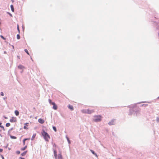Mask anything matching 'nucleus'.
<instances>
[{
    "instance_id": "8",
    "label": "nucleus",
    "mask_w": 159,
    "mask_h": 159,
    "mask_svg": "<svg viewBox=\"0 0 159 159\" xmlns=\"http://www.w3.org/2000/svg\"><path fill=\"white\" fill-rule=\"evenodd\" d=\"M53 152L54 157L55 158H57V151L56 150L54 149L53 150Z\"/></svg>"
},
{
    "instance_id": "2",
    "label": "nucleus",
    "mask_w": 159,
    "mask_h": 159,
    "mask_svg": "<svg viewBox=\"0 0 159 159\" xmlns=\"http://www.w3.org/2000/svg\"><path fill=\"white\" fill-rule=\"evenodd\" d=\"M93 121L95 122L100 121L102 120V116L100 115L95 116H94Z\"/></svg>"
},
{
    "instance_id": "34",
    "label": "nucleus",
    "mask_w": 159,
    "mask_h": 159,
    "mask_svg": "<svg viewBox=\"0 0 159 159\" xmlns=\"http://www.w3.org/2000/svg\"><path fill=\"white\" fill-rule=\"evenodd\" d=\"M1 157H2V159H5L3 156L2 155L1 156Z\"/></svg>"
},
{
    "instance_id": "9",
    "label": "nucleus",
    "mask_w": 159,
    "mask_h": 159,
    "mask_svg": "<svg viewBox=\"0 0 159 159\" xmlns=\"http://www.w3.org/2000/svg\"><path fill=\"white\" fill-rule=\"evenodd\" d=\"M114 120H112L111 121L109 122V123H108V124L109 125H114Z\"/></svg>"
},
{
    "instance_id": "37",
    "label": "nucleus",
    "mask_w": 159,
    "mask_h": 159,
    "mask_svg": "<svg viewBox=\"0 0 159 159\" xmlns=\"http://www.w3.org/2000/svg\"><path fill=\"white\" fill-rule=\"evenodd\" d=\"M2 124V123H0V125H1Z\"/></svg>"
},
{
    "instance_id": "17",
    "label": "nucleus",
    "mask_w": 159,
    "mask_h": 159,
    "mask_svg": "<svg viewBox=\"0 0 159 159\" xmlns=\"http://www.w3.org/2000/svg\"><path fill=\"white\" fill-rule=\"evenodd\" d=\"M27 152V151H26L25 152H23L21 154V155L22 156H25L26 153Z\"/></svg>"
},
{
    "instance_id": "25",
    "label": "nucleus",
    "mask_w": 159,
    "mask_h": 159,
    "mask_svg": "<svg viewBox=\"0 0 159 159\" xmlns=\"http://www.w3.org/2000/svg\"><path fill=\"white\" fill-rule=\"evenodd\" d=\"M49 103L50 104H52V103H53L54 102H52L51 100V99H49Z\"/></svg>"
},
{
    "instance_id": "13",
    "label": "nucleus",
    "mask_w": 159,
    "mask_h": 159,
    "mask_svg": "<svg viewBox=\"0 0 159 159\" xmlns=\"http://www.w3.org/2000/svg\"><path fill=\"white\" fill-rule=\"evenodd\" d=\"M69 109L72 110H74V108L72 106L69 105L68 107Z\"/></svg>"
},
{
    "instance_id": "3",
    "label": "nucleus",
    "mask_w": 159,
    "mask_h": 159,
    "mask_svg": "<svg viewBox=\"0 0 159 159\" xmlns=\"http://www.w3.org/2000/svg\"><path fill=\"white\" fill-rule=\"evenodd\" d=\"M16 121V117H12L10 120V121L11 122H15Z\"/></svg>"
},
{
    "instance_id": "5",
    "label": "nucleus",
    "mask_w": 159,
    "mask_h": 159,
    "mask_svg": "<svg viewBox=\"0 0 159 159\" xmlns=\"http://www.w3.org/2000/svg\"><path fill=\"white\" fill-rule=\"evenodd\" d=\"M94 111L93 110H90L89 109L87 110V111H85V113L91 114Z\"/></svg>"
},
{
    "instance_id": "38",
    "label": "nucleus",
    "mask_w": 159,
    "mask_h": 159,
    "mask_svg": "<svg viewBox=\"0 0 159 159\" xmlns=\"http://www.w3.org/2000/svg\"><path fill=\"white\" fill-rule=\"evenodd\" d=\"M158 98L159 99V96L158 97Z\"/></svg>"
},
{
    "instance_id": "18",
    "label": "nucleus",
    "mask_w": 159,
    "mask_h": 159,
    "mask_svg": "<svg viewBox=\"0 0 159 159\" xmlns=\"http://www.w3.org/2000/svg\"><path fill=\"white\" fill-rule=\"evenodd\" d=\"M10 137L12 139H16V137L15 136H10Z\"/></svg>"
},
{
    "instance_id": "10",
    "label": "nucleus",
    "mask_w": 159,
    "mask_h": 159,
    "mask_svg": "<svg viewBox=\"0 0 159 159\" xmlns=\"http://www.w3.org/2000/svg\"><path fill=\"white\" fill-rule=\"evenodd\" d=\"M90 151H91V152H92V153L93 154H94V155H95V156L97 157H98V156H97V154H96V153H95V152H94L93 150H90Z\"/></svg>"
},
{
    "instance_id": "20",
    "label": "nucleus",
    "mask_w": 159,
    "mask_h": 159,
    "mask_svg": "<svg viewBox=\"0 0 159 159\" xmlns=\"http://www.w3.org/2000/svg\"><path fill=\"white\" fill-rule=\"evenodd\" d=\"M10 123H7L6 124V126L7 127H9L10 126Z\"/></svg>"
},
{
    "instance_id": "6",
    "label": "nucleus",
    "mask_w": 159,
    "mask_h": 159,
    "mask_svg": "<svg viewBox=\"0 0 159 159\" xmlns=\"http://www.w3.org/2000/svg\"><path fill=\"white\" fill-rule=\"evenodd\" d=\"M56 159H63L62 155L61 154H59L57 156V158Z\"/></svg>"
},
{
    "instance_id": "28",
    "label": "nucleus",
    "mask_w": 159,
    "mask_h": 159,
    "mask_svg": "<svg viewBox=\"0 0 159 159\" xmlns=\"http://www.w3.org/2000/svg\"><path fill=\"white\" fill-rule=\"evenodd\" d=\"M85 111H87V110H83L82 111V112L84 113H85Z\"/></svg>"
},
{
    "instance_id": "33",
    "label": "nucleus",
    "mask_w": 159,
    "mask_h": 159,
    "mask_svg": "<svg viewBox=\"0 0 159 159\" xmlns=\"http://www.w3.org/2000/svg\"><path fill=\"white\" fill-rule=\"evenodd\" d=\"M3 151V149L1 148H0V152H2Z\"/></svg>"
},
{
    "instance_id": "19",
    "label": "nucleus",
    "mask_w": 159,
    "mask_h": 159,
    "mask_svg": "<svg viewBox=\"0 0 159 159\" xmlns=\"http://www.w3.org/2000/svg\"><path fill=\"white\" fill-rule=\"evenodd\" d=\"M27 148V146H25L24 148H21V150L22 151H23L26 149Z\"/></svg>"
},
{
    "instance_id": "15",
    "label": "nucleus",
    "mask_w": 159,
    "mask_h": 159,
    "mask_svg": "<svg viewBox=\"0 0 159 159\" xmlns=\"http://www.w3.org/2000/svg\"><path fill=\"white\" fill-rule=\"evenodd\" d=\"M11 10L13 12H14V8L13 6L12 5H11Z\"/></svg>"
},
{
    "instance_id": "26",
    "label": "nucleus",
    "mask_w": 159,
    "mask_h": 159,
    "mask_svg": "<svg viewBox=\"0 0 159 159\" xmlns=\"http://www.w3.org/2000/svg\"><path fill=\"white\" fill-rule=\"evenodd\" d=\"M0 37L4 40H5V38H4L2 35H1Z\"/></svg>"
},
{
    "instance_id": "1",
    "label": "nucleus",
    "mask_w": 159,
    "mask_h": 159,
    "mask_svg": "<svg viewBox=\"0 0 159 159\" xmlns=\"http://www.w3.org/2000/svg\"><path fill=\"white\" fill-rule=\"evenodd\" d=\"M41 134L46 141H49V139H50V136L47 133L43 130L41 132Z\"/></svg>"
},
{
    "instance_id": "4",
    "label": "nucleus",
    "mask_w": 159,
    "mask_h": 159,
    "mask_svg": "<svg viewBox=\"0 0 159 159\" xmlns=\"http://www.w3.org/2000/svg\"><path fill=\"white\" fill-rule=\"evenodd\" d=\"M52 105L53 106V108L55 110H57V107L55 102L52 103Z\"/></svg>"
},
{
    "instance_id": "31",
    "label": "nucleus",
    "mask_w": 159,
    "mask_h": 159,
    "mask_svg": "<svg viewBox=\"0 0 159 159\" xmlns=\"http://www.w3.org/2000/svg\"><path fill=\"white\" fill-rule=\"evenodd\" d=\"M30 139V138H27V139H24L25 140H29Z\"/></svg>"
},
{
    "instance_id": "29",
    "label": "nucleus",
    "mask_w": 159,
    "mask_h": 159,
    "mask_svg": "<svg viewBox=\"0 0 159 159\" xmlns=\"http://www.w3.org/2000/svg\"><path fill=\"white\" fill-rule=\"evenodd\" d=\"M16 153L17 154H20V151H16Z\"/></svg>"
},
{
    "instance_id": "11",
    "label": "nucleus",
    "mask_w": 159,
    "mask_h": 159,
    "mask_svg": "<svg viewBox=\"0 0 159 159\" xmlns=\"http://www.w3.org/2000/svg\"><path fill=\"white\" fill-rule=\"evenodd\" d=\"M36 136V134H34L32 136V137L31 138V140H34V139L35 138Z\"/></svg>"
},
{
    "instance_id": "35",
    "label": "nucleus",
    "mask_w": 159,
    "mask_h": 159,
    "mask_svg": "<svg viewBox=\"0 0 159 159\" xmlns=\"http://www.w3.org/2000/svg\"><path fill=\"white\" fill-rule=\"evenodd\" d=\"M147 106V105L143 104V105H142L143 106Z\"/></svg>"
},
{
    "instance_id": "21",
    "label": "nucleus",
    "mask_w": 159,
    "mask_h": 159,
    "mask_svg": "<svg viewBox=\"0 0 159 159\" xmlns=\"http://www.w3.org/2000/svg\"><path fill=\"white\" fill-rule=\"evenodd\" d=\"M17 39H20V36L19 34H17L16 36Z\"/></svg>"
},
{
    "instance_id": "16",
    "label": "nucleus",
    "mask_w": 159,
    "mask_h": 159,
    "mask_svg": "<svg viewBox=\"0 0 159 159\" xmlns=\"http://www.w3.org/2000/svg\"><path fill=\"white\" fill-rule=\"evenodd\" d=\"M15 114L16 116H18L19 114V112L17 110H16L15 111Z\"/></svg>"
},
{
    "instance_id": "30",
    "label": "nucleus",
    "mask_w": 159,
    "mask_h": 159,
    "mask_svg": "<svg viewBox=\"0 0 159 159\" xmlns=\"http://www.w3.org/2000/svg\"><path fill=\"white\" fill-rule=\"evenodd\" d=\"M17 28L18 31L19 32H20V30H19V25H17Z\"/></svg>"
},
{
    "instance_id": "36",
    "label": "nucleus",
    "mask_w": 159,
    "mask_h": 159,
    "mask_svg": "<svg viewBox=\"0 0 159 159\" xmlns=\"http://www.w3.org/2000/svg\"><path fill=\"white\" fill-rule=\"evenodd\" d=\"M68 140L69 143H70V142L69 140V139H68Z\"/></svg>"
},
{
    "instance_id": "12",
    "label": "nucleus",
    "mask_w": 159,
    "mask_h": 159,
    "mask_svg": "<svg viewBox=\"0 0 159 159\" xmlns=\"http://www.w3.org/2000/svg\"><path fill=\"white\" fill-rule=\"evenodd\" d=\"M18 68L20 69H23L24 68V67L21 65H20L18 66Z\"/></svg>"
},
{
    "instance_id": "14",
    "label": "nucleus",
    "mask_w": 159,
    "mask_h": 159,
    "mask_svg": "<svg viewBox=\"0 0 159 159\" xmlns=\"http://www.w3.org/2000/svg\"><path fill=\"white\" fill-rule=\"evenodd\" d=\"M28 123H26L25 124V125L24 126V129H28V128H27L26 126H28Z\"/></svg>"
},
{
    "instance_id": "32",
    "label": "nucleus",
    "mask_w": 159,
    "mask_h": 159,
    "mask_svg": "<svg viewBox=\"0 0 159 159\" xmlns=\"http://www.w3.org/2000/svg\"><path fill=\"white\" fill-rule=\"evenodd\" d=\"M25 140L24 139L23 140V144L24 145H25Z\"/></svg>"
},
{
    "instance_id": "24",
    "label": "nucleus",
    "mask_w": 159,
    "mask_h": 159,
    "mask_svg": "<svg viewBox=\"0 0 159 159\" xmlns=\"http://www.w3.org/2000/svg\"><path fill=\"white\" fill-rule=\"evenodd\" d=\"M25 51L28 55L29 54V53L28 51V50L27 49H25Z\"/></svg>"
},
{
    "instance_id": "7",
    "label": "nucleus",
    "mask_w": 159,
    "mask_h": 159,
    "mask_svg": "<svg viewBox=\"0 0 159 159\" xmlns=\"http://www.w3.org/2000/svg\"><path fill=\"white\" fill-rule=\"evenodd\" d=\"M38 121L39 123L42 124H43L44 122V120L41 118L39 119L38 120Z\"/></svg>"
},
{
    "instance_id": "22",
    "label": "nucleus",
    "mask_w": 159,
    "mask_h": 159,
    "mask_svg": "<svg viewBox=\"0 0 159 159\" xmlns=\"http://www.w3.org/2000/svg\"><path fill=\"white\" fill-rule=\"evenodd\" d=\"M52 128H53V129L54 130V131L55 132H56L57 131V129H56V127H55V126H53Z\"/></svg>"
},
{
    "instance_id": "23",
    "label": "nucleus",
    "mask_w": 159,
    "mask_h": 159,
    "mask_svg": "<svg viewBox=\"0 0 159 159\" xmlns=\"http://www.w3.org/2000/svg\"><path fill=\"white\" fill-rule=\"evenodd\" d=\"M0 127H1V128H2V129L4 131L5 130V128H4V127H3V126L2 125H0Z\"/></svg>"
},
{
    "instance_id": "27",
    "label": "nucleus",
    "mask_w": 159,
    "mask_h": 159,
    "mask_svg": "<svg viewBox=\"0 0 159 159\" xmlns=\"http://www.w3.org/2000/svg\"><path fill=\"white\" fill-rule=\"evenodd\" d=\"M1 95L2 96H3L4 95V94L3 92H1Z\"/></svg>"
}]
</instances>
